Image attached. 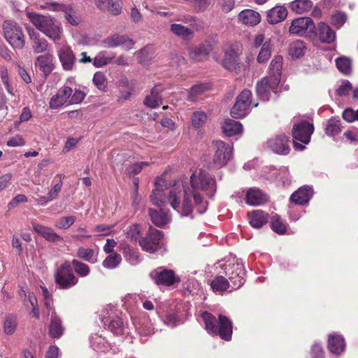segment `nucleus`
<instances>
[{"instance_id":"38","label":"nucleus","mask_w":358,"mask_h":358,"mask_svg":"<svg viewBox=\"0 0 358 358\" xmlns=\"http://www.w3.org/2000/svg\"><path fill=\"white\" fill-rule=\"evenodd\" d=\"M249 222L254 228H261L267 222L268 214L262 210H256L248 215Z\"/></svg>"},{"instance_id":"7","label":"nucleus","mask_w":358,"mask_h":358,"mask_svg":"<svg viewBox=\"0 0 358 358\" xmlns=\"http://www.w3.org/2000/svg\"><path fill=\"white\" fill-rule=\"evenodd\" d=\"M313 124L307 121H301L293 126L292 136L293 144L296 150H302L305 148L304 145L299 143L301 142L308 144L310 142V136L313 133Z\"/></svg>"},{"instance_id":"61","label":"nucleus","mask_w":358,"mask_h":358,"mask_svg":"<svg viewBox=\"0 0 358 358\" xmlns=\"http://www.w3.org/2000/svg\"><path fill=\"white\" fill-rule=\"evenodd\" d=\"M332 24L337 28L342 27L347 21V15L343 12H336L331 17Z\"/></svg>"},{"instance_id":"49","label":"nucleus","mask_w":358,"mask_h":358,"mask_svg":"<svg viewBox=\"0 0 358 358\" xmlns=\"http://www.w3.org/2000/svg\"><path fill=\"white\" fill-rule=\"evenodd\" d=\"M122 261V257L117 253H113L108 255L102 262L104 268L113 269L118 266Z\"/></svg>"},{"instance_id":"43","label":"nucleus","mask_w":358,"mask_h":358,"mask_svg":"<svg viewBox=\"0 0 358 358\" xmlns=\"http://www.w3.org/2000/svg\"><path fill=\"white\" fill-rule=\"evenodd\" d=\"M313 7L310 0H294L290 3L291 10L298 14H302L309 11Z\"/></svg>"},{"instance_id":"9","label":"nucleus","mask_w":358,"mask_h":358,"mask_svg":"<svg viewBox=\"0 0 358 358\" xmlns=\"http://www.w3.org/2000/svg\"><path fill=\"white\" fill-rule=\"evenodd\" d=\"M215 150L213 164L217 168L225 166L233 157L234 148L231 143H227L222 141L213 142Z\"/></svg>"},{"instance_id":"22","label":"nucleus","mask_w":358,"mask_h":358,"mask_svg":"<svg viewBox=\"0 0 358 358\" xmlns=\"http://www.w3.org/2000/svg\"><path fill=\"white\" fill-rule=\"evenodd\" d=\"M117 85L119 88L120 99L126 100L131 96L136 82L122 75L119 77Z\"/></svg>"},{"instance_id":"36","label":"nucleus","mask_w":358,"mask_h":358,"mask_svg":"<svg viewBox=\"0 0 358 358\" xmlns=\"http://www.w3.org/2000/svg\"><path fill=\"white\" fill-rule=\"evenodd\" d=\"M64 331L61 319L57 316L55 311L52 310L49 326L50 335L53 338H59L63 334Z\"/></svg>"},{"instance_id":"31","label":"nucleus","mask_w":358,"mask_h":358,"mask_svg":"<svg viewBox=\"0 0 358 358\" xmlns=\"http://www.w3.org/2000/svg\"><path fill=\"white\" fill-rule=\"evenodd\" d=\"M287 16V10L283 6H276L267 13V21L271 24H275L283 21Z\"/></svg>"},{"instance_id":"30","label":"nucleus","mask_w":358,"mask_h":358,"mask_svg":"<svg viewBox=\"0 0 358 358\" xmlns=\"http://www.w3.org/2000/svg\"><path fill=\"white\" fill-rule=\"evenodd\" d=\"M319 39L322 43H331L336 39L335 31L326 23L320 22L317 26Z\"/></svg>"},{"instance_id":"52","label":"nucleus","mask_w":358,"mask_h":358,"mask_svg":"<svg viewBox=\"0 0 358 358\" xmlns=\"http://www.w3.org/2000/svg\"><path fill=\"white\" fill-rule=\"evenodd\" d=\"M93 83L99 90L106 92L107 90V80L104 73L97 71L94 74Z\"/></svg>"},{"instance_id":"48","label":"nucleus","mask_w":358,"mask_h":358,"mask_svg":"<svg viewBox=\"0 0 358 358\" xmlns=\"http://www.w3.org/2000/svg\"><path fill=\"white\" fill-rule=\"evenodd\" d=\"M17 320L15 315H8L5 317L3 322V331L7 335H12L16 331Z\"/></svg>"},{"instance_id":"3","label":"nucleus","mask_w":358,"mask_h":358,"mask_svg":"<svg viewBox=\"0 0 358 358\" xmlns=\"http://www.w3.org/2000/svg\"><path fill=\"white\" fill-rule=\"evenodd\" d=\"M201 317L208 333L212 335H219L225 341L231 340L232 323L228 317L220 315L217 321L215 316L208 312H203L201 314Z\"/></svg>"},{"instance_id":"34","label":"nucleus","mask_w":358,"mask_h":358,"mask_svg":"<svg viewBox=\"0 0 358 358\" xmlns=\"http://www.w3.org/2000/svg\"><path fill=\"white\" fill-rule=\"evenodd\" d=\"M223 133L227 136H234L242 133V124L236 120L231 119H226L222 125Z\"/></svg>"},{"instance_id":"10","label":"nucleus","mask_w":358,"mask_h":358,"mask_svg":"<svg viewBox=\"0 0 358 358\" xmlns=\"http://www.w3.org/2000/svg\"><path fill=\"white\" fill-rule=\"evenodd\" d=\"M162 231L150 227L146 236L139 240V245L143 250L154 253L162 247Z\"/></svg>"},{"instance_id":"33","label":"nucleus","mask_w":358,"mask_h":358,"mask_svg":"<svg viewBox=\"0 0 358 358\" xmlns=\"http://www.w3.org/2000/svg\"><path fill=\"white\" fill-rule=\"evenodd\" d=\"M120 248L123 253L125 259L131 265H136L141 262V259L138 252L131 248L127 243L122 242L120 244Z\"/></svg>"},{"instance_id":"24","label":"nucleus","mask_w":358,"mask_h":358,"mask_svg":"<svg viewBox=\"0 0 358 358\" xmlns=\"http://www.w3.org/2000/svg\"><path fill=\"white\" fill-rule=\"evenodd\" d=\"M313 194V190L310 186H303L294 192L290 196V200L297 205H305L308 203Z\"/></svg>"},{"instance_id":"57","label":"nucleus","mask_w":358,"mask_h":358,"mask_svg":"<svg viewBox=\"0 0 358 358\" xmlns=\"http://www.w3.org/2000/svg\"><path fill=\"white\" fill-rule=\"evenodd\" d=\"M272 229L279 234H283L286 231V225L282 222L278 215H274L271 220Z\"/></svg>"},{"instance_id":"16","label":"nucleus","mask_w":358,"mask_h":358,"mask_svg":"<svg viewBox=\"0 0 358 358\" xmlns=\"http://www.w3.org/2000/svg\"><path fill=\"white\" fill-rule=\"evenodd\" d=\"M154 273L155 282L158 285L170 286L180 280V279L176 275L175 272L171 269L159 267Z\"/></svg>"},{"instance_id":"1","label":"nucleus","mask_w":358,"mask_h":358,"mask_svg":"<svg viewBox=\"0 0 358 358\" xmlns=\"http://www.w3.org/2000/svg\"><path fill=\"white\" fill-rule=\"evenodd\" d=\"M180 182L188 188L197 212L199 214L206 212L208 206L206 198H211L217 189L215 178L205 171L200 170L192 173L189 181Z\"/></svg>"},{"instance_id":"29","label":"nucleus","mask_w":358,"mask_h":358,"mask_svg":"<svg viewBox=\"0 0 358 358\" xmlns=\"http://www.w3.org/2000/svg\"><path fill=\"white\" fill-rule=\"evenodd\" d=\"M222 64L224 69L230 71L238 73L240 70L238 55L233 49L225 51Z\"/></svg>"},{"instance_id":"17","label":"nucleus","mask_w":358,"mask_h":358,"mask_svg":"<svg viewBox=\"0 0 358 358\" xmlns=\"http://www.w3.org/2000/svg\"><path fill=\"white\" fill-rule=\"evenodd\" d=\"M273 79L271 77L265 76L257 82L256 85V92L258 97L264 101H267L270 99L271 92H275L278 86H273Z\"/></svg>"},{"instance_id":"45","label":"nucleus","mask_w":358,"mask_h":358,"mask_svg":"<svg viewBox=\"0 0 358 358\" xmlns=\"http://www.w3.org/2000/svg\"><path fill=\"white\" fill-rule=\"evenodd\" d=\"M306 45L302 41H295L289 45V55L292 58H299L304 55Z\"/></svg>"},{"instance_id":"27","label":"nucleus","mask_w":358,"mask_h":358,"mask_svg":"<svg viewBox=\"0 0 358 358\" xmlns=\"http://www.w3.org/2000/svg\"><path fill=\"white\" fill-rule=\"evenodd\" d=\"M163 87L160 85H156L146 96L144 103L150 108H155L162 104V98L160 94L163 92Z\"/></svg>"},{"instance_id":"47","label":"nucleus","mask_w":358,"mask_h":358,"mask_svg":"<svg viewBox=\"0 0 358 358\" xmlns=\"http://www.w3.org/2000/svg\"><path fill=\"white\" fill-rule=\"evenodd\" d=\"M272 45L269 41H266L262 46L257 55V61L259 64L266 63L271 56Z\"/></svg>"},{"instance_id":"35","label":"nucleus","mask_w":358,"mask_h":358,"mask_svg":"<svg viewBox=\"0 0 358 358\" xmlns=\"http://www.w3.org/2000/svg\"><path fill=\"white\" fill-rule=\"evenodd\" d=\"M267 200L264 194L259 189H250L246 194V203L250 206H259L263 204Z\"/></svg>"},{"instance_id":"53","label":"nucleus","mask_w":358,"mask_h":358,"mask_svg":"<svg viewBox=\"0 0 358 358\" xmlns=\"http://www.w3.org/2000/svg\"><path fill=\"white\" fill-rule=\"evenodd\" d=\"M341 131V122L335 118H331L326 127V134L328 136H334Z\"/></svg>"},{"instance_id":"32","label":"nucleus","mask_w":358,"mask_h":358,"mask_svg":"<svg viewBox=\"0 0 358 358\" xmlns=\"http://www.w3.org/2000/svg\"><path fill=\"white\" fill-rule=\"evenodd\" d=\"M96 6L101 10L108 9L113 15H117L122 12L121 0H94Z\"/></svg>"},{"instance_id":"21","label":"nucleus","mask_w":358,"mask_h":358,"mask_svg":"<svg viewBox=\"0 0 358 358\" xmlns=\"http://www.w3.org/2000/svg\"><path fill=\"white\" fill-rule=\"evenodd\" d=\"M282 62L283 59L280 55H275L271 62L268 76L273 79L271 84L273 86L279 85L282 75Z\"/></svg>"},{"instance_id":"37","label":"nucleus","mask_w":358,"mask_h":358,"mask_svg":"<svg viewBox=\"0 0 358 358\" xmlns=\"http://www.w3.org/2000/svg\"><path fill=\"white\" fill-rule=\"evenodd\" d=\"M27 15L31 23L41 32L45 28L51 18L50 15H43L36 13H27Z\"/></svg>"},{"instance_id":"55","label":"nucleus","mask_w":358,"mask_h":358,"mask_svg":"<svg viewBox=\"0 0 358 358\" xmlns=\"http://www.w3.org/2000/svg\"><path fill=\"white\" fill-rule=\"evenodd\" d=\"M76 222L74 216H64L59 218L55 223L56 228L66 230L71 227Z\"/></svg>"},{"instance_id":"26","label":"nucleus","mask_w":358,"mask_h":358,"mask_svg":"<svg viewBox=\"0 0 358 358\" xmlns=\"http://www.w3.org/2000/svg\"><path fill=\"white\" fill-rule=\"evenodd\" d=\"M149 215L152 223L157 227H162L171 221V215L169 210L163 209L155 210L149 208Z\"/></svg>"},{"instance_id":"11","label":"nucleus","mask_w":358,"mask_h":358,"mask_svg":"<svg viewBox=\"0 0 358 358\" xmlns=\"http://www.w3.org/2000/svg\"><path fill=\"white\" fill-rule=\"evenodd\" d=\"M252 93L250 90H243L236 98V103L231 110V115L234 118H241L248 113L251 105Z\"/></svg>"},{"instance_id":"62","label":"nucleus","mask_w":358,"mask_h":358,"mask_svg":"<svg viewBox=\"0 0 358 358\" xmlns=\"http://www.w3.org/2000/svg\"><path fill=\"white\" fill-rule=\"evenodd\" d=\"M352 84L347 80H343L340 87L336 90V94L339 96H345L352 90Z\"/></svg>"},{"instance_id":"56","label":"nucleus","mask_w":358,"mask_h":358,"mask_svg":"<svg viewBox=\"0 0 358 358\" xmlns=\"http://www.w3.org/2000/svg\"><path fill=\"white\" fill-rule=\"evenodd\" d=\"M206 120L207 115L204 112L196 111L192 117V124L194 128L199 129L204 125Z\"/></svg>"},{"instance_id":"44","label":"nucleus","mask_w":358,"mask_h":358,"mask_svg":"<svg viewBox=\"0 0 358 358\" xmlns=\"http://www.w3.org/2000/svg\"><path fill=\"white\" fill-rule=\"evenodd\" d=\"M97 253L91 248L80 247L77 250V257L84 261L94 264L97 262Z\"/></svg>"},{"instance_id":"6","label":"nucleus","mask_w":358,"mask_h":358,"mask_svg":"<svg viewBox=\"0 0 358 358\" xmlns=\"http://www.w3.org/2000/svg\"><path fill=\"white\" fill-rule=\"evenodd\" d=\"M2 28L6 40L13 48L22 49L24 47V35L22 28L16 22L6 20Z\"/></svg>"},{"instance_id":"18","label":"nucleus","mask_w":358,"mask_h":358,"mask_svg":"<svg viewBox=\"0 0 358 358\" xmlns=\"http://www.w3.org/2000/svg\"><path fill=\"white\" fill-rule=\"evenodd\" d=\"M288 142L287 136L282 134L269 139L267 143L273 152L278 155H287L290 150Z\"/></svg>"},{"instance_id":"39","label":"nucleus","mask_w":358,"mask_h":358,"mask_svg":"<svg viewBox=\"0 0 358 358\" xmlns=\"http://www.w3.org/2000/svg\"><path fill=\"white\" fill-rule=\"evenodd\" d=\"M345 347L343 338L337 334H332L329 338L328 348L331 352L340 355Z\"/></svg>"},{"instance_id":"59","label":"nucleus","mask_w":358,"mask_h":358,"mask_svg":"<svg viewBox=\"0 0 358 358\" xmlns=\"http://www.w3.org/2000/svg\"><path fill=\"white\" fill-rule=\"evenodd\" d=\"M138 333L143 342L147 340L146 337L154 333V329L151 324H141L138 327Z\"/></svg>"},{"instance_id":"51","label":"nucleus","mask_w":358,"mask_h":358,"mask_svg":"<svg viewBox=\"0 0 358 358\" xmlns=\"http://www.w3.org/2000/svg\"><path fill=\"white\" fill-rule=\"evenodd\" d=\"M209 88L207 84H197L193 86L189 92L188 99L192 101H196L198 96L203 94Z\"/></svg>"},{"instance_id":"14","label":"nucleus","mask_w":358,"mask_h":358,"mask_svg":"<svg viewBox=\"0 0 358 358\" xmlns=\"http://www.w3.org/2000/svg\"><path fill=\"white\" fill-rule=\"evenodd\" d=\"M57 55L64 71L73 70L76 58L69 45L66 43L63 44L58 49Z\"/></svg>"},{"instance_id":"28","label":"nucleus","mask_w":358,"mask_h":358,"mask_svg":"<svg viewBox=\"0 0 358 358\" xmlns=\"http://www.w3.org/2000/svg\"><path fill=\"white\" fill-rule=\"evenodd\" d=\"M238 21L248 26H255L261 21L259 13L251 9H245L240 12L238 16Z\"/></svg>"},{"instance_id":"40","label":"nucleus","mask_w":358,"mask_h":358,"mask_svg":"<svg viewBox=\"0 0 358 358\" xmlns=\"http://www.w3.org/2000/svg\"><path fill=\"white\" fill-rule=\"evenodd\" d=\"M169 29L173 35L183 40H189L194 33L192 29L180 24H171Z\"/></svg>"},{"instance_id":"50","label":"nucleus","mask_w":358,"mask_h":358,"mask_svg":"<svg viewBox=\"0 0 358 358\" xmlns=\"http://www.w3.org/2000/svg\"><path fill=\"white\" fill-rule=\"evenodd\" d=\"M336 64L340 72L348 75L352 71L351 61L350 59L341 57L336 60Z\"/></svg>"},{"instance_id":"5","label":"nucleus","mask_w":358,"mask_h":358,"mask_svg":"<svg viewBox=\"0 0 358 358\" xmlns=\"http://www.w3.org/2000/svg\"><path fill=\"white\" fill-rule=\"evenodd\" d=\"M54 278L56 285L62 289H70L78 282V278L73 271L71 264L67 260L55 270Z\"/></svg>"},{"instance_id":"60","label":"nucleus","mask_w":358,"mask_h":358,"mask_svg":"<svg viewBox=\"0 0 358 358\" xmlns=\"http://www.w3.org/2000/svg\"><path fill=\"white\" fill-rule=\"evenodd\" d=\"M141 233V227L138 224H134L130 226L127 230V238H129L131 241L136 242L139 237Z\"/></svg>"},{"instance_id":"8","label":"nucleus","mask_w":358,"mask_h":358,"mask_svg":"<svg viewBox=\"0 0 358 358\" xmlns=\"http://www.w3.org/2000/svg\"><path fill=\"white\" fill-rule=\"evenodd\" d=\"M115 311V307L109 306L101 312V321L105 326H108V329L116 336H121L128 334L127 327L124 326L122 320L117 316L112 317Z\"/></svg>"},{"instance_id":"23","label":"nucleus","mask_w":358,"mask_h":358,"mask_svg":"<svg viewBox=\"0 0 358 358\" xmlns=\"http://www.w3.org/2000/svg\"><path fill=\"white\" fill-rule=\"evenodd\" d=\"M35 66L38 67L46 78L53 71L55 66L53 64V55L46 53L37 57Z\"/></svg>"},{"instance_id":"42","label":"nucleus","mask_w":358,"mask_h":358,"mask_svg":"<svg viewBox=\"0 0 358 358\" xmlns=\"http://www.w3.org/2000/svg\"><path fill=\"white\" fill-rule=\"evenodd\" d=\"M167 192H164L163 188H155L150 194V201L155 206L162 207L167 203Z\"/></svg>"},{"instance_id":"41","label":"nucleus","mask_w":358,"mask_h":358,"mask_svg":"<svg viewBox=\"0 0 358 358\" xmlns=\"http://www.w3.org/2000/svg\"><path fill=\"white\" fill-rule=\"evenodd\" d=\"M188 52L189 58L196 62L205 60L208 55V50L203 45L189 47Z\"/></svg>"},{"instance_id":"4","label":"nucleus","mask_w":358,"mask_h":358,"mask_svg":"<svg viewBox=\"0 0 358 358\" xmlns=\"http://www.w3.org/2000/svg\"><path fill=\"white\" fill-rule=\"evenodd\" d=\"M41 9H45L52 12H62L66 21L71 26L77 27L82 22L81 17L78 13L72 4H64L56 1H47L39 4Z\"/></svg>"},{"instance_id":"19","label":"nucleus","mask_w":358,"mask_h":358,"mask_svg":"<svg viewBox=\"0 0 358 358\" xmlns=\"http://www.w3.org/2000/svg\"><path fill=\"white\" fill-rule=\"evenodd\" d=\"M105 43L108 48H115L121 46L125 50H129L133 48L134 43L132 39L124 35L115 34L107 38Z\"/></svg>"},{"instance_id":"2","label":"nucleus","mask_w":358,"mask_h":358,"mask_svg":"<svg viewBox=\"0 0 358 358\" xmlns=\"http://www.w3.org/2000/svg\"><path fill=\"white\" fill-rule=\"evenodd\" d=\"M167 204L182 217L191 216L193 208L195 206L188 188L185 187L180 181L174 183L169 189Z\"/></svg>"},{"instance_id":"20","label":"nucleus","mask_w":358,"mask_h":358,"mask_svg":"<svg viewBox=\"0 0 358 358\" xmlns=\"http://www.w3.org/2000/svg\"><path fill=\"white\" fill-rule=\"evenodd\" d=\"M32 230L48 241L53 243L63 241V238L55 233L50 227L38 223H33Z\"/></svg>"},{"instance_id":"13","label":"nucleus","mask_w":358,"mask_h":358,"mask_svg":"<svg viewBox=\"0 0 358 358\" xmlns=\"http://www.w3.org/2000/svg\"><path fill=\"white\" fill-rule=\"evenodd\" d=\"M315 29V27L311 18L301 17L292 20L289 31L294 35L303 36L306 31H313Z\"/></svg>"},{"instance_id":"25","label":"nucleus","mask_w":358,"mask_h":358,"mask_svg":"<svg viewBox=\"0 0 358 358\" xmlns=\"http://www.w3.org/2000/svg\"><path fill=\"white\" fill-rule=\"evenodd\" d=\"M47 37L52 39L55 43L62 38L63 29L61 24L55 17H52L48 25L42 31Z\"/></svg>"},{"instance_id":"63","label":"nucleus","mask_w":358,"mask_h":358,"mask_svg":"<svg viewBox=\"0 0 358 358\" xmlns=\"http://www.w3.org/2000/svg\"><path fill=\"white\" fill-rule=\"evenodd\" d=\"M85 97L84 92L80 90H75L69 99V104H78L81 103Z\"/></svg>"},{"instance_id":"15","label":"nucleus","mask_w":358,"mask_h":358,"mask_svg":"<svg viewBox=\"0 0 358 358\" xmlns=\"http://www.w3.org/2000/svg\"><path fill=\"white\" fill-rule=\"evenodd\" d=\"M73 92L69 86L62 87L51 99L49 102V108L52 110L58 109L65 104H69V99Z\"/></svg>"},{"instance_id":"54","label":"nucleus","mask_w":358,"mask_h":358,"mask_svg":"<svg viewBox=\"0 0 358 358\" xmlns=\"http://www.w3.org/2000/svg\"><path fill=\"white\" fill-rule=\"evenodd\" d=\"M71 264V266H73L75 272L80 277H85L89 275L90 269L87 264L77 259H73Z\"/></svg>"},{"instance_id":"58","label":"nucleus","mask_w":358,"mask_h":358,"mask_svg":"<svg viewBox=\"0 0 358 358\" xmlns=\"http://www.w3.org/2000/svg\"><path fill=\"white\" fill-rule=\"evenodd\" d=\"M48 43L44 38H35L33 43V50L36 54L45 52L48 50Z\"/></svg>"},{"instance_id":"12","label":"nucleus","mask_w":358,"mask_h":358,"mask_svg":"<svg viewBox=\"0 0 358 358\" xmlns=\"http://www.w3.org/2000/svg\"><path fill=\"white\" fill-rule=\"evenodd\" d=\"M224 270L233 289H238L244 284L245 271L243 264L239 262L229 264L225 266Z\"/></svg>"},{"instance_id":"46","label":"nucleus","mask_w":358,"mask_h":358,"mask_svg":"<svg viewBox=\"0 0 358 358\" xmlns=\"http://www.w3.org/2000/svg\"><path fill=\"white\" fill-rule=\"evenodd\" d=\"M210 286L214 292H222L229 288V282L224 277L220 275L212 280Z\"/></svg>"},{"instance_id":"64","label":"nucleus","mask_w":358,"mask_h":358,"mask_svg":"<svg viewBox=\"0 0 358 358\" xmlns=\"http://www.w3.org/2000/svg\"><path fill=\"white\" fill-rule=\"evenodd\" d=\"M27 198L24 194H17L8 203V209L9 210L15 208L19 203L27 202Z\"/></svg>"}]
</instances>
